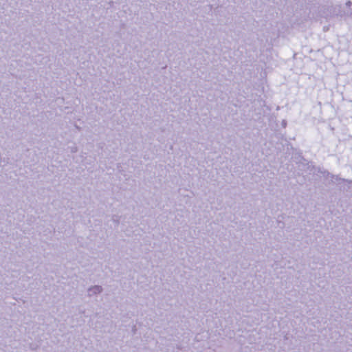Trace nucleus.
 Instances as JSON below:
<instances>
[{
	"label": "nucleus",
	"mask_w": 352,
	"mask_h": 352,
	"mask_svg": "<svg viewBox=\"0 0 352 352\" xmlns=\"http://www.w3.org/2000/svg\"><path fill=\"white\" fill-rule=\"evenodd\" d=\"M103 292V288L100 285H92L87 289V296L94 297L100 294Z\"/></svg>",
	"instance_id": "f257e3e1"
},
{
	"label": "nucleus",
	"mask_w": 352,
	"mask_h": 352,
	"mask_svg": "<svg viewBox=\"0 0 352 352\" xmlns=\"http://www.w3.org/2000/svg\"><path fill=\"white\" fill-rule=\"evenodd\" d=\"M72 151L73 152H76V148H72Z\"/></svg>",
	"instance_id": "7ed1b4c3"
},
{
	"label": "nucleus",
	"mask_w": 352,
	"mask_h": 352,
	"mask_svg": "<svg viewBox=\"0 0 352 352\" xmlns=\"http://www.w3.org/2000/svg\"><path fill=\"white\" fill-rule=\"evenodd\" d=\"M351 2L350 1H347V2L346 3V5L347 6H351Z\"/></svg>",
	"instance_id": "f03ea898"
}]
</instances>
